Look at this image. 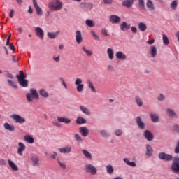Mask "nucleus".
Returning a JSON list of instances; mask_svg holds the SVG:
<instances>
[{
  "label": "nucleus",
  "instance_id": "f257e3e1",
  "mask_svg": "<svg viewBox=\"0 0 179 179\" xmlns=\"http://www.w3.org/2000/svg\"><path fill=\"white\" fill-rule=\"evenodd\" d=\"M48 8L52 12H58L62 9V2L61 0H52L48 3Z\"/></svg>",
  "mask_w": 179,
  "mask_h": 179
},
{
  "label": "nucleus",
  "instance_id": "f03ea898",
  "mask_svg": "<svg viewBox=\"0 0 179 179\" xmlns=\"http://www.w3.org/2000/svg\"><path fill=\"white\" fill-rule=\"evenodd\" d=\"M16 78L22 87H27L29 86V81L26 80V76H24L23 71L20 70L19 74H17Z\"/></svg>",
  "mask_w": 179,
  "mask_h": 179
},
{
  "label": "nucleus",
  "instance_id": "7ed1b4c3",
  "mask_svg": "<svg viewBox=\"0 0 179 179\" xmlns=\"http://www.w3.org/2000/svg\"><path fill=\"white\" fill-rule=\"evenodd\" d=\"M29 92H30L27 93L26 95L27 101L31 103L33 101V99H37V100H38L39 95L38 92H37V90L31 88L29 90Z\"/></svg>",
  "mask_w": 179,
  "mask_h": 179
},
{
  "label": "nucleus",
  "instance_id": "20e7f679",
  "mask_svg": "<svg viewBox=\"0 0 179 179\" xmlns=\"http://www.w3.org/2000/svg\"><path fill=\"white\" fill-rule=\"evenodd\" d=\"M84 170L92 176H96L97 174V168L92 164H86L84 166Z\"/></svg>",
  "mask_w": 179,
  "mask_h": 179
},
{
  "label": "nucleus",
  "instance_id": "39448f33",
  "mask_svg": "<svg viewBox=\"0 0 179 179\" xmlns=\"http://www.w3.org/2000/svg\"><path fill=\"white\" fill-rule=\"evenodd\" d=\"M171 169L173 173L179 174V157H174Z\"/></svg>",
  "mask_w": 179,
  "mask_h": 179
},
{
  "label": "nucleus",
  "instance_id": "423d86ee",
  "mask_svg": "<svg viewBox=\"0 0 179 179\" xmlns=\"http://www.w3.org/2000/svg\"><path fill=\"white\" fill-rule=\"evenodd\" d=\"M83 83V80L80 78H77L74 82V85L76 86V90L78 92V93H82V92H83L85 85Z\"/></svg>",
  "mask_w": 179,
  "mask_h": 179
},
{
  "label": "nucleus",
  "instance_id": "0eeeda50",
  "mask_svg": "<svg viewBox=\"0 0 179 179\" xmlns=\"http://www.w3.org/2000/svg\"><path fill=\"white\" fill-rule=\"evenodd\" d=\"M158 157L159 160H165L166 162H171L173 157V155L167 154L164 152H161L158 154Z\"/></svg>",
  "mask_w": 179,
  "mask_h": 179
},
{
  "label": "nucleus",
  "instance_id": "6e6552de",
  "mask_svg": "<svg viewBox=\"0 0 179 179\" xmlns=\"http://www.w3.org/2000/svg\"><path fill=\"white\" fill-rule=\"evenodd\" d=\"M80 9L84 10V12H89L93 9V4L90 2H82L80 3Z\"/></svg>",
  "mask_w": 179,
  "mask_h": 179
},
{
  "label": "nucleus",
  "instance_id": "1a4fd4ad",
  "mask_svg": "<svg viewBox=\"0 0 179 179\" xmlns=\"http://www.w3.org/2000/svg\"><path fill=\"white\" fill-rule=\"evenodd\" d=\"M10 118H13L17 124H24L26 122V118L22 117L20 115L13 114L10 115Z\"/></svg>",
  "mask_w": 179,
  "mask_h": 179
},
{
  "label": "nucleus",
  "instance_id": "9d476101",
  "mask_svg": "<svg viewBox=\"0 0 179 179\" xmlns=\"http://www.w3.org/2000/svg\"><path fill=\"white\" fill-rule=\"evenodd\" d=\"M109 22L112 24H118L121 22V17L117 15H110L109 16Z\"/></svg>",
  "mask_w": 179,
  "mask_h": 179
},
{
  "label": "nucleus",
  "instance_id": "9b49d317",
  "mask_svg": "<svg viewBox=\"0 0 179 179\" xmlns=\"http://www.w3.org/2000/svg\"><path fill=\"white\" fill-rule=\"evenodd\" d=\"M143 136L146 141H148V142H152L153 139H155V136L153 135V133L150 131V130H145L143 133Z\"/></svg>",
  "mask_w": 179,
  "mask_h": 179
},
{
  "label": "nucleus",
  "instance_id": "f8f14e48",
  "mask_svg": "<svg viewBox=\"0 0 179 179\" xmlns=\"http://www.w3.org/2000/svg\"><path fill=\"white\" fill-rule=\"evenodd\" d=\"M136 123L139 129H145L146 128V124H145V122H143V120H142L141 116H138L136 118Z\"/></svg>",
  "mask_w": 179,
  "mask_h": 179
},
{
  "label": "nucleus",
  "instance_id": "ddd939ff",
  "mask_svg": "<svg viewBox=\"0 0 179 179\" xmlns=\"http://www.w3.org/2000/svg\"><path fill=\"white\" fill-rule=\"evenodd\" d=\"M32 3L36 9L37 15H38V16L43 15V9L39 7L38 3H37V0H32Z\"/></svg>",
  "mask_w": 179,
  "mask_h": 179
},
{
  "label": "nucleus",
  "instance_id": "4468645a",
  "mask_svg": "<svg viewBox=\"0 0 179 179\" xmlns=\"http://www.w3.org/2000/svg\"><path fill=\"white\" fill-rule=\"evenodd\" d=\"M58 150L59 152H60V153H64V154L71 153V152H72V146L67 145L62 148H58Z\"/></svg>",
  "mask_w": 179,
  "mask_h": 179
},
{
  "label": "nucleus",
  "instance_id": "2eb2a0df",
  "mask_svg": "<svg viewBox=\"0 0 179 179\" xmlns=\"http://www.w3.org/2000/svg\"><path fill=\"white\" fill-rule=\"evenodd\" d=\"M166 114L170 118H178V115H177V113L170 108L166 109Z\"/></svg>",
  "mask_w": 179,
  "mask_h": 179
},
{
  "label": "nucleus",
  "instance_id": "dca6fc26",
  "mask_svg": "<svg viewBox=\"0 0 179 179\" xmlns=\"http://www.w3.org/2000/svg\"><path fill=\"white\" fill-rule=\"evenodd\" d=\"M24 150H26V145L22 142H19L17 153L20 155V156H23V151Z\"/></svg>",
  "mask_w": 179,
  "mask_h": 179
},
{
  "label": "nucleus",
  "instance_id": "f3484780",
  "mask_svg": "<svg viewBox=\"0 0 179 179\" xmlns=\"http://www.w3.org/2000/svg\"><path fill=\"white\" fill-rule=\"evenodd\" d=\"M35 31L36 33V36L43 40L44 38V31L43 29L40 28V27H36L35 28Z\"/></svg>",
  "mask_w": 179,
  "mask_h": 179
},
{
  "label": "nucleus",
  "instance_id": "a211bd4d",
  "mask_svg": "<svg viewBox=\"0 0 179 179\" xmlns=\"http://www.w3.org/2000/svg\"><path fill=\"white\" fill-rule=\"evenodd\" d=\"M79 132L81 136L86 137L89 135V129L86 127H81L79 128Z\"/></svg>",
  "mask_w": 179,
  "mask_h": 179
},
{
  "label": "nucleus",
  "instance_id": "6ab92c4d",
  "mask_svg": "<svg viewBox=\"0 0 179 179\" xmlns=\"http://www.w3.org/2000/svg\"><path fill=\"white\" fill-rule=\"evenodd\" d=\"M150 55L152 58H155L157 55V48L155 45H151L149 50Z\"/></svg>",
  "mask_w": 179,
  "mask_h": 179
},
{
  "label": "nucleus",
  "instance_id": "aec40b11",
  "mask_svg": "<svg viewBox=\"0 0 179 179\" xmlns=\"http://www.w3.org/2000/svg\"><path fill=\"white\" fill-rule=\"evenodd\" d=\"M82 31L77 30L76 31V41L78 44H80V43H82Z\"/></svg>",
  "mask_w": 179,
  "mask_h": 179
},
{
  "label": "nucleus",
  "instance_id": "412c9836",
  "mask_svg": "<svg viewBox=\"0 0 179 179\" xmlns=\"http://www.w3.org/2000/svg\"><path fill=\"white\" fill-rule=\"evenodd\" d=\"M146 6L150 11H153L156 10V7L155 6V3L152 0H147L146 1Z\"/></svg>",
  "mask_w": 179,
  "mask_h": 179
},
{
  "label": "nucleus",
  "instance_id": "4be33fe9",
  "mask_svg": "<svg viewBox=\"0 0 179 179\" xmlns=\"http://www.w3.org/2000/svg\"><path fill=\"white\" fill-rule=\"evenodd\" d=\"M115 57L117 59H121L122 61L127 59V55L121 51L116 52Z\"/></svg>",
  "mask_w": 179,
  "mask_h": 179
},
{
  "label": "nucleus",
  "instance_id": "5701e85b",
  "mask_svg": "<svg viewBox=\"0 0 179 179\" xmlns=\"http://www.w3.org/2000/svg\"><path fill=\"white\" fill-rule=\"evenodd\" d=\"M58 122H63L64 124H71L72 120L68 117H57Z\"/></svg>",
  "mask_w": 179,
  "mask_h": 179
},
{
  "label": "nucleus",
  "instance_id": "b1692460",
  "mask_svg": "<svg viewBox=\"0 0 179 179\" xmlns=\"http://www.w3.org/2000/svg\"><path fill=\"white\" fill-rule=\"evenodd\" d=\"M80 111H82L83 114H85V115H92V111H90V110L87 108L86 106H80Z\"/></svg>",
  "mask_w": 179,
  "mask_h": 179
},
{
  "label": "nucleus",
  "instance_id": "393cba45",
  "mask_svg": "<svg viewBox=\"0 0 179 179\" xmlns=\"http://www.w3.org/2000/svg\"><path fill=\"white\" fill-rule=\"evenodd\" d=\"M122 5L124 8H131L134 5V0H124Z\"/></svg>",
  "mask_w": 179,
  "mask_h": 179
},
{
  "label": "nucleus",
  "instance_id": "a878e982",
  "mask_svg": "<svg viewBox=\"0 0 179 179\" xmlns=\"http://www.w3.org/2000/svg\"><path fill=\"white\" fill-rule=\"evenodd\" d=\"M146 156H148V157H150L153 155V148H152V145L147 144L146 145V152H145Z\"/></svg>",
  "mask_w": 179,
  "mask_h": 179
},
{
  "label": "nucleus",
  "instance_id": "bb28decb",
  "mask_svg": "<svg viewBox=\"0 0 179 179\" xmlns=\"http://www.w3.org/2000/svg\"><path fill=\"white\" fill-rule=\"evenodd\" d=\"M150 117L151 118V121L152 122H159V114L155 113H151L150 114Z\"/></svg>",
  "mask_w": 179,
  "mask_h": 179
},
{
  "label": "nucleus",
  "instance_id": "cd10ccee",
  "mask_svg": "<svg viewBox=\"0 0 179 179\" xmlns=\"http://www.w3.org/2000/svg\"><path fill=\"white\" fill-rule=\"evenodd\" d=\"M99 134L102 138H110L111 136V134L104 129L99 130Z\"/></svg>",
  "mask_w": 179,
  "mask_h": 179
},
{
  "label": "nucleus",
  "instance_id": "c85d7f7f",
  "mask_svg": "<svg viewBox=\"0 0 179 179\" xmlns=\"http://www.w3.org/2000/svg\"><path fill=\"white\" fill-rule=\"evenodd\" d=\"M131 29V24H128V23L123 22L120 24V30L122 31H125V30H129Z\"/></svg>",
  "mask_w": 179,
  "mask_h": 179
},
{
  "label": "nucleus",
  "instance_id": "c756f323",
  "mask_svg": "<svg viewBox=\"0 0 179 179\" xmlns=\"http://www.w3.org/2000/svg\"><path fill=\"white\" fill-rule=\"evenodd\" d=\"M59 34V31L48 32V37L52 40H55V38H58Z\"/></svg>",
  "mask_w": 179,
  "mask_h": 179
},
{
  "label": "nucleus",
  "instance_id": "7c9ffc66",
  "mask_svg": "<svg viewBox=\"0 0 179 179\" xmlns=\"http://www.w3.org/2000/svg\"><path fill=\"white\" fill-rule=\"evenodd\" d=\"M86 122H87V121L86 119H85V117H78L76 120V123L78 125H83V124H86Z\"/></svg>",
  "mask_w": 179,
  "mask_h": 179
},
{
  "label": "nucleus",
  "instance_id": "2f4dec72",
  "mask_svg": "<svg viewBox=\"0 0 179 179\" xmlns=\"http://www.w3.org/2000/svg\"><path fill=\"white\" fill-rule=\"evenodd\" d=\"M123 162L127 164V166H129L130 167H136V163L135 162H130L128 158H124Z\"/></svg>",
  "mask_w": 179,
  "mask_h": 179
},
{
  "label": "nucleus",
  "instance_id": "473e14b6",
  "mask_svg": "<svg viewBox=\"0 0 179 179\" xmlns=\"http://www.w3.org/2000/svg\"><path fill=\"white\" fill-rule=\"evenodd\" d=\"M3 127L5 129H6L7 131H10V132H13L15 131V126L10 125L8 122L4 123Z\"/></svg>",
  "mask_w": 179,
  "mask_h": 179
},
{
  "label": "nucleus",
  "instance_id": "72a5a7b5",
  "mask_svg": "<svg viewBox=\"0 0 179 179\" xmlns=\"http://www.w3.org/2000/svg\"><path fill=\"white\" fill-rule=\"evenodd\" d=\"M138 107H143V101H142V98L139 96H136L134 99Z\"/></svg>",
  "mask_w": 179,
  "mask_h": 179
},
{
  "label": "nucleus",
  "instance_id": "f704fd0d",
  "mask_svg": "<svg viewBox=\"0 0 179 179\" xmlns=\"http://www.w3.org/2000/svg\"><path fill=\"white\" fill-rule=\"evenodd\" d=\"M138 27L140 31H142V32L146 31L148 29V26H146V24H145V22H139L138 24Z\"/></svg>",
  "mask_w": 179,
  "mask_h": 179
},
{
  "label": "nucleus",
  "instance_id": "c9c22d12",
  "mask_svg": "<svg viewBox=\"0 0 179 179\" xmlns=\"http://www.w3.org/2000/svg\"><path fill=\"white\" fill-rule=\"evenodd\" d=\"M82 153L84 155L85 159H87L88 160H92V153H90V152L83 149L82 150Z\"/></svg>",
  "mask_w": 179,
  "mask_h": 179
},
{
  "label": "nucleus",
  "instance_id": "e433bc0d",
  "mask_svg": "<svg viewBox=\"0 0 179 179\" xmlns=\"http://www.w3.org/2000/svg\"><path fill=\"white\" fill-rule=\"evenodd\" d=\"M8 164H9L10 167L12 169V170H14V171H17V170H19L17 165H16V164H15V162H13L10 159H8Z\"/></svg>",
  "mask_w": 179,
  "mask_h": 179
},
{
  "label": "nucleus",
  "instance_id": "4c0bfd02",
  "mask_svg": "<svg viewBox=\"0 0 179 179\" xmlns=\"http://www.w3.org/2000/svg\"><path fill=\"white\" fill-rule=\"evenodd\" d=\"M87 85H88V87L90 89L92 93H96V88L90 80H87Z\"/></svg>",
  "mask_w": 179,
  "mask_h": 179
},
{
  "label": "nucleus",
  "instance_id": "58836bf2",
  "mask_svg": "<svg viewBox=\"0 0 179 179\" xmlns=\"http://www.w3.org/2000/svg\"><path fill=\"white\" fill-rule=\"evenodd\" d=\"M24 140L25 142H27V143H34V138L30 135L24 136Z\"/></svg>",
  "mask_w": 179,
  "mask_h": 179
},
{
  "label": "nucleus",
  "instance_id": "ea45409f",
  "mask_svg": "<svg viewBox=\"0 0 179 179\" xmlns=\"http://www.w3.org/2000/svg\"><path fill=\"white\" fill-rule=\"evenodd\" d=\"M106 52L108 54L109 59L110 60L114 59V50L112 48H108L107 49Z\"/></svg>",
  "mask_w": 179,
  "mask_h": 179
},
{
  "label": "nucleus",
  "instance_id": "a19ab883",
  "mask_svg": "<svg viewBox=\"0 0 179 179\" xmlns=\"http://www.w3.org/2000/svg\"><path fill=\"white\" fill-rule=\"evenodd\" d=\"M178 6V2L177 0H173L170 4V8L172 10H177V8Z\"/></svg>",
  "mask_w": 179,
  "mask_h": 179
},
{
  "label": "nucleus",
  "instance_id": "79ce46f5",
  "mask_svg": "<svg viewBox=\"0 0 179 179\" xmlns=\"http://www.w3.org/2000/svg\"><path fill=\"white\" fill-rule=\"evenodd\" d=\"M106 173L108 174H113V173H114V167H113V166L111 164H108L106 166Z\"/></svg>",
  "mask_w": 179,
  "mask_h": 179
},
{
  "label": "nucleus",
  "instance_id": "37998d69",
  "mask_svg": "<svg viewBox=\"0 0 179 179\" xmlns=\"http://www.w3.org/2000/svg\"><path fill=\"white\" fill-rule=\"evenodd\" d=\"M31 160L32 162L33 166H38V163L40 162V159L37 157H31Z\"/></svg>",
  "mask_w": 179,
  "mask_h": 179
},
{
  "label": "nucleus",
  "instance_id": "c03bdc74",
  "mask_svg": "<svg viewBox=\"0 0 179 179\" xmlns=\"http://www.w3.org/2000/svg\"><path fill=\"white\" fill-rule=\"evenodd\" d=\"M39 94L42 96L43 97H45V99H47L50 95L48 94V92L45 89H41L39 90Z\"/></svg>",
  "mask_w": 179,
  "mask_h": 179
},
{
  "label": "nucleus",
  "instance_id": "a18cd8bd",
  "mask_svg": "<svg viewBox=\"0 0 179 179\" xmlns=\"http://www.w3.org/2000/svg\"><path fill=\"white\" fill-rule=\"evenodd\" d=\"M85 24H87L88 27H94L96 24L94 23V21H93L92 20L87 19L85 21Z\"/></svg>",
  "mask_w": 179,
  "mask_h": 179
},
{
  "label": "nucleus",
  "instance_id": "49530a36",
  "mask_svg": "<svg viewBox=\"0 0 179 179\" xmlns=\"http://www.w3.org/2000/svg\"><path fill=\"white\" fill-rule=\"evenodd\" d=\"M162 41L164 45H169L170 44V41L169 40V37H167L165 34H162Z\"/></svg>",
  "mask_w": 179,
  "mask_h": 179
},
{
  "label": "nucleus",
  "instance_id": "de8ad7c7",
  "mask_svg": "<svg viewBox=\"0 0 179 179\" xmlns=\"http://www.w3.org/2000/svg\"><path fill=\"white\" fill-rule=\"evenodd\" d=\"M82 50L84 52L86 53V55L88 56V57H92V55H93V52L91 51V50H89L87 49H86V47L83 46L82 48Z\"/></svg>",
  "mask_w": 179,
  "mask_h": 179
},
{
  "label": "nucleus",
  "instance_id": "09e8293b",
  "mask_svg": "<svg viewBox=\"0 0 179 179\" xmlns=\"http://www.w3.org/2000/svg\"><path fill=\"white\" fill-rule=\"evenodd\" d=\"M138 6L141 9H146V6H145V0H138Z\"/></svg>",
  "mask_w": 179,
  "mask_h": 179
},
{
  "label": "nucleus",
  "instance_id": "8fccbe9b",
  "mask_svg": "<svg viewBox=\"0 0 179 179\" xmlns=\"http://www.w3.org/2000/svg\"><path fill=\"white\" fill-rule=\"evenodd\" d=\"M8 83L11 86V87H13V89H17V85H16V83H15L12 80H7Z\"/></svg>",
  "mask_w": 179,
  "mask_h": 179
},
{
  "label": "nucleus",
  "instance_id": "3c124183",
  "mask_svg": "<svg viewBox=\"0 0 179 179\" xmlns=\"http://www.w3.org/2000/svg\"><path fill=\"white\" fill-rule=\"evenodd\" d=\"M74 138L77 142H79L80 143L83 142V138H82V136H80V135H79L78 134H76L74 135Z\"/></svg>",
  "mask_w": 179,
  "mask_h": 179
},
{
  "label": "nucleus",
  "instance_id": "603ef678",
  "mask_svg": "<svg viewBox=\"0 0 179 179\" xmlns=\"http://www.w3.org/2000/svg\"><path fill=\"white\" fill-rule=\"evenodd\" d=\"M124 134V131L121 129H116L115 131V136H122Z\"/></svg>",
  "mask_w": 179,
  "mask_h": 179
},
{
  "label": "nucleus",
  "instance_id": "864d4df0",
  "mask_svg": "<svg viewBox=\"0 0 179 179\" xmlns=\"http://www.w3.org/2000/svg\"><path fill=\"white\" fill-rule=\"evenodd\" d=\"M57 162L59 167H61L62 169H66V165L65 164H64L63 162H61V159H59V158H57Z\"/></svg>",
  "mask_w": 179,
  "mask_h": 179
},
{
  "label": "nucleus",
  "instance_id": "5fc2aeb1",
  "mask_svg": "<svg viewBox=\"0 0 179 179\" xmlns=\"http://www.w3.org/2000/svg\"><path fill=\"white\" fill-rule=\"evenodd\" d=\"M91 34L94 40H96V41H100V37H99V35L96 34V32H94V31H91Z\"/></svg>",
  "mask_w": 179,
  "mask_h": 179
},
{
  "label": "nucleus",
  "instance_id": "6e6d98bb",
  "mask_svg": "<svg viewBox=\"0 0 179 179\" xmlns=\"http://www.w3.org/2000/svg\"><path fill=\"white\" fill-rule=\"evenodd\" d=\"M50 159H53L55 160H57V159H59V157H58V153H57V152L55 151L52 152V153L50 154Z\"/></svg>",
  "mask_w": 179,
  "mask_h": 179
},
{
  "label": "nucleus",
  "instance_id": "4d7b16f0",
  "mask_svg": "<svg viewBox=\"0 0 179 179\" xmlns=\"http://www.w3.org/2000/svg\"><path fill=\"white\" fill-rule=\"evenodd\" d=\"M158 101H164L166 100V96L163 94H160L159 96L157 97Z\"/></svg>",
  "mask_w": 179,
  "mask_h": 179
},
{
  "label": "nucleus",
  "instance_id": "13d9d810",
  "mask_svg": "<svg viewBox=\"0 0 179 179\" xmlns=\"http://www.w3.org/2000/svg\"><path fill=\"white\" fill-rule=\"evenodd\" d=\"M60 80L62 82V85L64 89H68V85H66V83H65V80L64 78H61Z\"/></svg>",
  "mask_w": 179,
  "mask_h": 179
},
{
  "label": "nucleus",
  "instance_id": "bf43d9fd",
  "mask_svg": "<svg viewBox=\"0 0 179 179\" xmlns=\"http://www.w3.org/2000/svg\"><path fill=\"white\" fill-rule=\"evenodd\" d=\"M101 33L105 36L106 37H108L110 36V34L107 31V29L106 28H103L101 29Z\"/></svg>",
  "mask_w": 179,
  "mask_h": 179
},
{
  "label": "nucleus",
  "instance_id": "052dcab7",
  "mask_svg": "<svg viewBox=\"0 0 179 179\" xmlns=\"http://www.w3.org/2000/svg\"><path fill=\"white\" fill-rule=\"evenodd\" d=\"M107 69H108V72H114V71H115L114 66H113L111 64L108 65Z\"/></svg>",
  "mask_w": 179,
  "mask_h": 179
},
{
  "label": "nucleus",
  "instance_id": "680f3d73",
  "mask_svg": "<svg viewBox=\"0 0 179 179\" xmlns=\"http://www.w3.org/2000/svg\"><path fill=\"white\" fill-rule=\"evenodd\" d=\"M103 2L105 5H112L113 0H103Z\"/></svg>",
  "mask_w": 179,
  "mask_h": 179
},
{
  "label": "nucleus",
  "instance_id": "e2e57ef3",
  "mask_svg": "<svg viewBox=\"0 0 179 179\" xmlns=\"http://www.w3.org/2000/svg\"><path fill=\"white\" fill-rule=\"evenodd\" d=\"M174 152L176 154H179V141H178V143L175 147Z\"/></svg>",
  "mask_w": 179,
  "mask_h": 179
},
{
  "label": "nucleus",
  "instance_id": "0e129e2a",
  "mask_svg": "<svg viewBox=\"0 0 179 179\" xmlns=\"http://www.w3.org/2000/svg\"><path fill=\"white\" fill-rule=\"evenodd\" d=\"M131 31L134 34H136V33H138V29H136V27H134V26L131 27Z\"/></svg>",
  "mask_w": 179,
  "mask_h": 179
},
{
  "label": "nucleus",
  "instance_id": "69168bd1",
  "mask_svg": "<svg viewBox=\"0 0 179 179\" xmlns=\"http://www.w3.org/2000/svg\"><path fill=\"white\" fill-rule=\"evenodd\" d=\"M173 131L176 132H179V124H175L173 125Z\"/></svg>",
  "mask_w": 179,
  "mask_h": 179
},
{
  "label": "nucleus",
  "instance_id": "338daca9",
  "mask_svg": "<svg viewBox=\"0 0 179 179\" xmlns=\"http://www.w3.org/2000/svg\"><path fill=\"white\" fill-rule=\"evenodd\" d=\"M0 166H6V161L5 159H0Z\"/></svg>",
  "mask_w": 179,
  "mask_h": 179
},
{
  "label": "nucleus",
  "instance_id": "774afa93",
  "mask_svg": "<svg viewBox=\"0 0 179 179\" xmlns=\"http://www.w3.org/2000/svg\"><path fill=\"white\" fill-rule=\"evenodd\" d=\"M53 60H54L55 62H59V61H61V58L59 57V56L53 57Z\"/></svg>",
  "mask_w": 179,
  "mask_h": 179
}]
</instances>
